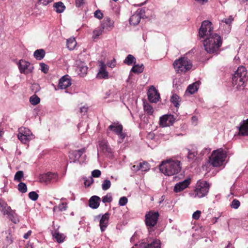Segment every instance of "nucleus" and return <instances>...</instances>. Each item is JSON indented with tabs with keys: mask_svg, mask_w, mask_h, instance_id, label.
I'll return each mask as SVG.
<instances>
[{
	"mask_svg": "<svg viewBox=\"0 0 248 248\" xmlns=\"http://www.w3.org/2000/svg\"><path fill=\"white\" fill-rule=\"evenodd\" d=\"M213 30L212 23L208 20H204L202 23L199 31V36L200 38L206 37L203 44L205 50L208 53L217 52L222 43L220 36L216 33H213Z\"/></svg>",
	"mask_w": 248,
	"mask_h": 248,
	"instance_id": "f257e3e1",
	"label": "nucleus"
},
{
	"mask_svg": "<svg viewBox=\"0 0 248 248\" xmlns=\"http://www.w3.org/2000/svg\"><path fill=\"white\" fill-rule=\"evenodd\" d=\"M160 171L166 175L171 176L178 173L181 170V162L169 160L163 161L159 166Z\"/></svg>",
	"mask_w": 248,
	"mask_h": 248,
	"instance_id": "f03ea898",
	"label": "nucleus"
},
{
	"mask_svg": "<svg viewBox=\"0 0 248 248\" xmlns=\"http://www.w3.org/2000/svg\"><path fill=\"white\" fill-rule=\"evenodd\" d=\"M246 68L243 66L238 68L232 78V82L236 88L239 89H243L245 83L248 80Z\"/></svg>",
	"mask_w": 248,
	"mask_h": 248,
	"instance_id": "7ed1b4c3",
	"label": "nucleus"
},
{
	"mask_svg": "<svg viewBox=\"0 0 248 248\" xmlns=\"http://www.w3.org/2000/svg\"><path fill=\"white\" fill-rule=\"evenodd\" d=\"M177 73H186L192 66V62L186 57H181L176 60L173 63Z\"/></svg>",
	"mask_w": 248,
	"mask_h": 248,
	"instance_id": "20e7f679",
	"label": "nucleus"
},
{
	"mask_svg": "<svg viewBox=\"0 0 248 248\" xmlns=\"http://www.w3.org/2000/svg\"><path fill=\"white\" fill-rule=\"evenodd\" d=\"M210 184L207 181L199 180L197 182L196 189L193 193L191 194L194 198H202L209 192Z\"/></svg>",
	"mask_w": 248,
	"mask_h": 248,
	"instance_id": "39448f33",
	"label": "nucleus"
},
{
	"mask_svg": "<svg viewBox=\"0 0 248 248\" xmlns=\"http://www.w3.org/2000/svg\"><path fill=\"white\" fill-rule=\"evenodd\" d=\"M159 216L158 212L154 211H150L145 215V223L148 227L149 232L150 233L154 231L152 228L157 224Z\"/></svg>",
	"mask_w": 248,
	"mask_h": 248,
	"instance_id": "423d86ee",
	"label": "nucleus"
},
{
	"mask_svg": "<svg viewBox=\"0 0 248 248\" xmlns=\"http://www.w3.org/2000/svg\"><path fill=\"white\" fill-rule=\"evenodd\" d=\"M225 157V155L223 150H215L209 158V162L214 167H219L222 165Z\"/></svg>",
	"mask_w": 248,
	"mask_h": 248,
	"instance_id": "0eeeda50",
	"label": "nucleus"
},
{
	"mask_svg": "<svg viewBox=\"0 0 248 248\" xmlns=\"http://www.w3.org/2000/svg\"><path fill=\"white\" fill-rule=\"evenodd\" d=\"M0 210L5 215L8 216V217L14 223L19 222L17 214L15 211L12 210L10 206H8L6 203L0 202Z\"/></svg>",
	"mask_w": 248,
	"mask_h": 248,
	"instance_id": "6e6552de",
	"label": "nucleus"
},
{
	"mask_svg": "<svg viewBox=\"0 0 248 248\" xmlns=\"http://www.w3.org/2000/svg\"><path fill=\"white\" fill-rule=\"evenodd\" d=\"M139 248H161V242L158 239H147L139 244Z\"/></svg>",
	"mask_w": 248,
	"mask_h": 248,
	"instance_id": "1a4fd4ad",
	"label": "nucleus"
},
{
	"mask_svg": "<svg viewBox=\"0 0 248 248\" xmlns=\"http://www.w3.org/2000/svg\"><path fill=\"white\" fill-rule=\"evenodd\" d=\"M18 66L20 72L24 74L32 73L34 69V67L29 62L23 60L19 61Z\"/></svg>",
	"mask_w": 248,
	"mask_h": 248,
	"instance_id": "9d476101",
	"label": "nucleus"
},
{
	"mask_svg": "<svg viewBox=\"0 0 248 248\" xmlns=\"http://www.w3.org/2000/svg\"><path fill=\"white\" fill-rule=\"evenodd\" d=\"M174 116L171 114H166L160 117L159 124L162 127L169 126L174 122Z\"/></svg>",
	"mask_w": 248,
	"mask_h": 248,
	"instance_id": "9b49d317",
	"label": "nucleus"
},
{
	"mask_svg": "<svg viewBox=\"0 0 248 248\" xmlns=\"http://www.w3.org/2000/svg\"><path fill=\"white\" fill-rule=\"evenodd\" d=\"M148 98L151 103H156L160 99V94L154 88H150L148 92Z\"/></svg>",
	"mask_w": 248,
	"mask_h": 248,
	"instance_id": "f8f14e48",
	"label": "nucleus"
},
{
	"mask_svg": "<svg viewBox=\"0 0 248 248\" xmlns=\"http://www.w3.org/2000/svg\"><path fill=\"white\" fill-rule=\"evenodd\" d=\"M58 178V175L55 173L48 172L40 176V181L46 183H48L52 181H56Z\"/></svg>",
	"mask_w": 248,
	"mask_h": 248,
	"instance_id": "ddd939ff",
	"label": "nucleus"
},
{
	"mask_svg": "<svg viewBox=\"0 0 248 248\" xmlns=\"http://www.w3.org/2000/svg\"><path fill=\"white\" fill-rule=\"evenodd\" d=\"M190 183V179H186L182 182L177 183L174 187V191L177 193L186 188Z\"/></svg>",
	"mask_w": 248,
	"mask_h": 248,
	"instance_id": "4468645a",
	"label": "nucleus"
},
{
	"mask_svg": "<svg viewBox=\"0 0 248 248\" xmlns=\"http://www.w3.org/2000/svg\"><path fill=\"white\" fill-rule=\"evenodd\" d=\"M71 85L70 79L68 75H65L59 79L58 88L60 89H65Z\"/></svg>",
	"mask_w": 248,
	"mask_h": 248,
	"instance_id": "2eb2a0df",
	"label": "nucleus"
},
{
	"mask_svg": "<svg viewBox=\"0 0 248 248\" xmlns=\"http://www.w3.org/2000/svg\"><path fill=\"white\" fill-rule=\"evenodd\" d=\"M109 214L106 213L103 215L100 219L99 226L102 232H103L108 225Z\"/></svg>",
	"mask_w": 248,
	"mask_h": 248,
	"instance_id": "dca6fc26",
	"label": "nucleus"
},
{
	"mask_svg": "<svg viewBox=\"0 0 248 248\" xmlns=\"http://www.w3.org/2000/svg\"><path fill=\"white\" fill-rule=\"evenodd\" d=\"M187 151V158L189 162H194L198 159V152L196 147L190 149H186Z\"/></svg>",
	"mask_w": 248,
	"mask_h": 248,
	"instance_id": "f3484780",
	"label": "nucleus"
},
{
	"mask_svg": "<svg viewBox=\"0 0 248 248\" xmlns=\"http://www.w3.org/2000/svg\"><path fill=\"white\" fill-rule=\"evenodd\" d=\"M114 22L108 17H106L102 21L101 28L108 31H110L113 27Z\"/></svg>",
	"mask_w": 248,
	"mask_h": 248,
	"instance_id": "a211bd4d",
	"label": "nucleus"
},
{
	"mask_svg": "<svg viewBox=\"0 0 248 248\" xmlns=\"http://www.w3.org/2000/svg\"><path fill=\"white\" fill-rule=\"evenodd\" d=\"M97 150L98 152L103 153L111 152V149L108 146L107 141L105 140L99 141Z\"/></svg>",
	"mask_w": 248,
	"mask_h": 248,
	"instance_id": "6ab92c4d",
	"label": "nucleus"
},
{
	"mask_svg": "<svg viewBox=\"0 0 248 248\" xmlns=\"http://www.w3.org/2000/svg\"><path fill=\"white\" fill-rule=\"evenodd\" d=\"M86 149L85 148H81L78 150L73 151L70 154V158L72 159L73 158V162H76L78 161L81 155L85 152Z\"/></svg>",
	"mask_w": 248,
	"mask_h": 248,
	"instance_id": "aec40b11",
	"label": "nucleus"
},
{
	"mask_svg": "<svg viewBox=\"0 0 248 248\" xmlns=\"http://www.w3.org/2000/svg\"><path fill=\"white\" fill-rule=\"evenodd\" d=\"M101 199L97 196H92L89 201V205L92 209H97L99 206Z\"/></svg>",
	"mask_w": 248,
	"mask_h": 248,
	"instance_id": "412c9836",
	"label": "nucleus"
},
{
	"mask_svg": "<svg viewBox=\"0 0 248 248\" xmlns=\"http://www.w3.org/2000/svg\"><path fill=\"white\" fill-rule=\"evenodd\" d=\"M108 129L117 135L121 134V132L123 131V127L119 123H113L108 126Z\"/></svg>",
	"mask_w": 248,
	"mask_h": 248,
	"instance_id": "4be33fe9",
	"label": "nucleus"
},
{
	"mask_svg": "<svg viewBox=\"0 0 248 248\" xmlns=\"http://www.w3.org/2000/svg\"><path fill=\"white\" fill-rule=\"evenodd\" d=\"M239 134L242 136L248 135V119L241 124L239 127Z\"/></svg>",
	"mask_w": 248,
	"mask_h": 248,
	"instance_id": "5701e85b",
	"label": "nucleus"
},
{
	"mask_svg": "<svg viewBox=\"0 0 248 248\" xmlns=\"http://www.w3.org/2000/svg\"><path fill=\"white\" fill-rule=\"evenodd\" d=\"M141 16L140 13L136 12L129 18V23L134 26L137 25L140 22Z\"/></svg>",
	"mask_w": 248,
	"mask_h": 248,
	"instance_id": "b1692460",
	"label": "nucleus"
},
{
	"mask_svg": "<svg viewBox=\"0 0 248 248\" xmlns=\"http://www.w3.org/2000/svg\"><path fill=\"white\" fill-rule=\"evenodd\" d=\"M53 7L57 13H62L65 9V6L62 1L54 3L53 4Z\"/></svg>",
	"mask_w": 248,
	"mask_h": 248,
	"instance_id": "393cba45",
	"label": "nucleus"
},
{
	"mask_svg": "<svg viewBox=\"0 0 248 248\" xmlns=\"http://www.w3.org/2000/svg\"><path fill=\"white\" fill-rule=\"evenodd\" d=\"M199 86L198 82H195L192 84H190L187 87L186 92H188L191 94H194L197 92Z\"/></svg>",
	"mask_w": 248,
	"mask_h": 248,
	"instance_id": "a878e982",
	"label": "nucleus"
},
{
	"mask_svg": "<svg viewBox=\"0 0 248 248\" xmlns=\"http://www.w3.org/2000/svg\"><path fill=\"white\" fill-rule=\"evenodd\" d=\"M45 54L46 52L43 49H38L34 51L33 56L36 60H41L44 58Z\"/></svg>",
	"mask_w": 248,
	"mask_h": 248,
	"instance_id": "bb28decb",
	"label": "nucleus"
},
{
	"mask_svg": "<svg viewBox=\"0 0 248 248\" xmlns=\"http://www.w3.org/2000/svg\"><path fill=\"white\" fill-rule=\"evenodd\" d=\"M78 74L81 77H84L87 73L88 67L83 62H81L80 65H78Z\"/></svg>",
	"mask_w": 248,
	"mask_h": 248,
	"instance_id": "cd10ccee",
	"label": "nucleus"
},
{
	"mask_svg": "<svg viewBox=\"0 0 248 248\" xmlns=\"http://www.w3.org/2000/svg\"><path fill=\"white\" fill-rule=\"evenodd\" d=\"M144 68V67L143 64L140 65L135 63L134 65L131 68V71L134 73L140 74L143 71Z\"/></svg>",
	"mask_w": 248,
	"mask_h": 248,
	"instance_id": "c85d7f7f",
	"label": "nucleus"
},
{
	"mask_svg": "<svg viewBox=\"0 0 248 248\" xmlns=\"http://www.w3.org/2000/svg\"><path fill=\"white\" fill-rule=\"evenodd\" d=\"M67 48L70 50H73L77 44L75 38L71 37L67 40Z\"/></svg>",
	"mask_w": 248,
	"mask_h": 248,
	"instance_id": "c756f323",
	"label": "nucleus"
},
{
	"mask_svg": "<svg viewBox=\"0 0 248 248\" xmlns=\"http://www.w3.org/2000/svg\"><path fill=\"white\" fill-rule=\"evenodd\" d=\"M53 236L59 243L63 242L65 239V236L63 234L60 233L59 232L56 231L53 233Z\"/></svg>",
	"mask_w": 248,
	"mask_h": 248,
	"instance_id": "7c9ffc66",
	"label": "nucleus"
},
{
	"mask_svg": "<svg viewBox=\"0 0 248 248\" xmlns=\"http://www.w3.org/2000/svg\"><path fill=\"white\" fill-rule=\"evenodd\" d=\"M181 101L180 97L176 94H173L170 98V101L174 106L178 108L179 106V102Z\"/></svg>",
	"mask_w": 248,
	"mask_h": 248,
	"instance_id": "2f4dec72",
	"label": "nucleus"
},
{
	"mask_svg": "<svg viewBox=\"0 0 248 248\" xmlns=\"http://www.w3.org/2000/svg\"><path fill=\"white\" fill-rule=\"evenodd\" d=\"M124 63L128 65H130L133 63L135 64L136 63V58L132 55L128 54L124 61Z\"/></svg>",
	"mask_w": 248,
	"mask_h": 248,
	"instance_id": "473e14b6",
	"label": "nucleus"
},
{
	"mask_svg": "<svg viewBox=\"0 0 248 248\" xmlns=\"http://www.w3.org/2000/svg\"><path fill=\"white\" fill-rule=\"evenodd\" d=\"M17 137H18V139L22 143H23L24 144L27 143L31 140V137L27 136L26 135H23V134L21 133L19 131Z\"/></svg>",
	"mask_w": 248,
	"mask_h": 248,
	"instance_id": "72a5a7b5",
	"label": "nucleus"
},
{
	"mask_svg": "<svg viewBox=\"0 0 248 248\" xmlns=\"http://www.w3.org/2000/svg\"><path fill=\"white\" fill-rule=\"evenodd\" d=\"M143 108H144V111H146V113L148 115H151L153 114V113L154 112L153 108L152 106L151 105H150L149 103H144Z\"/></svg>",
	"mask_w": 248,
	"mask_h": 248,
	"instance_id": "f704fd0d",
	"label": "nucleus"
},
{
	"mask_svg": "<svg viewBox=\"0 0 248 248\" xmlns=\"http://www.w3.org/2000/svg\"><path fill=\"white\" fill-rule=\"evenodd\" d=\"M30 102L32 105H36L40 103V99L36 95L34 94L30 97Z\"/></svg>",
	"mask_w": 248,
	"mask_h": 248,
	"instance_id": "c9c22d12",
	"label": "nucleus"
},
{
	"mask_svg": "<svg viewBox=\"0 0 248 248\" xmlns=\"http://www.w3.org/2000/svg\"><path fill=\"white\" fill-rule=\"evenodd\" d=\"M18 190L20 192L25 193L27 191V186L24 183L20 182L18 185Z\"/></svg>",
	"mask_w": 248,
	"mask_h": 248,
	"instance_id": "e433bc0d",
	"label": "nucleus"
},
{
	"mask_svg": "<svg viewBox=\"0 0 248 248\" xmlns=\"http://www.w3.org/2000/svg\"><path fill=\"white\" fill-rule=\"evenodd\" d=\"M24 176V173L23 171L18 170L17 171L14 176V180L16 181L17 182H20L21 181L22 178Z\"/></svg>",
	"mask_w": 248,
	"mask_h": 248,
	"instance_id": "4c0bfd02",
	"label": "nucleus"
},
{
	"mask_svg": "<svg viewBox=\"0 0 248 248\" xmlns=\"http://www.w3.org/2000/svg\"><path fill=\"white\" fill-rule=\"evenodd\" d=\"M97 78H99L107 79L108 78V74L107 71H99Z\"/></svg>",
	"mask_w": 248,
	"mask_h": 248,
	"instance_id": "58836bf2",
	"label": "nucleus"
},
{
	"mask_svg": "<svg viewBox=\"0 0 248 248\" xmlns=\"http://www.w3.org/2000/svg\"><path fill=\"white\" fill-rule=\"evenodd\" d=\"M111 186V182L109 180H105L102 185V188L103 190L108 189Z\"/></svg>",
	"mask_w": 248,
	"mask_h": 248,
	"instance_id": "ea45409f",
	"label": "nucleus"
},
{
	"mask_svg": "<svg viewBox=\"0 0 248 248\" xmlns=\"http://www.w3.org/2000/svg\"><path fill=\"white\" fill-rule=\"evenodd\" d=\"M18 130L20 132L23 134V135H26L28 137H31L32 136L31 131L28 128L20 127L19 128Z\"/></svg>",
	"mask_w": 248,
	"mask_h": 248,
	"instance_id": "a19ab883",
	"label": "nucleus"
},
{
	"mask_svg": "<svg viewBox=\"0 0 248 248\" xmlns=\"http://www.w3.org/2000/svg\"><path fill=\"white\" fill-rule=\"evenodd\" d=\"M240 206V202L236 199H233L230 204L231 207L234 209H238Z\"/></svg>",
	"mask_w": 248,
	"mask_h": 248,
	"instance_id": "79ce46f5",
	"label": "nucleus"
},
{
	"mask_svg": "<svg viewBox=\"0 0 248 248\" xmlns=\"http://www.w3.org/2000/svg\"><path fill=\"white\" fill-rule=\"evenodd\" d=\"M141 165L140 170L143 171H146L150 170V165L146 161H143L142 163H140Z\"/></svg>",
	"mask_w": 248,
	"mask_h": 248,
	"instance_id": "37998d69",
	"label": "nucleus"
},
{
	"mask_svg": "<svg viewBox=\"0 0 248 248\" xmlns=\"http://www.w3.org/2000/svg\"><path fill=\"white\" fill-rule=\"evenodd\" d=\"M29 198L33 201H36L39 197L38 194L35 191H31L29 193Z\"/></svg>",
	"mask_w": 248,
	"mask_h": 248,
	"instance_id": "c03bdc74",
	"label": "nucleus"
},
{
	"mask_svg": "<svg viewBox=\"0 0 248 248\" xmlns=\"http://www.w3.org/2000/svg\"><path fill=\"white\" fill-rule=\"evenodd\" d=\"M112 201V198L110 193L107 194L102 198V202L103 203H109Z\"/></svg>",
	"mask_w": 248,
	"mask_h": 248,
	"instance_id": "a18cd8bd",
	"label": "nucleus"
},
{
	"mask_svg": "<svg viewBox=\"0 0 248 248\" xmlns=\"http://www.w3.org/2000/svg\"><path fill=\"white\" fill-rule=\"evenodd\" d=\"M31 90L34 93H37L40 90V87L39 84L35 83L31 85Z\"/></svg>",
	"mask_w": 248,
	"mask_h": 248,
	"instance_id": "49530a36",
	"label": "nucleus"
},
{
	"mask_svg": "<svg viewBox=\"0 0 248 248\" xmlns=\"http://www.w3.org/2000/svg\"><path fill=\"white\" fill-rule=\"evenodd\" d=\"M128 202V200L126 197H122L120 198L119 201V204L120 206L125 205Z\"/></svg>",
	"mask_w": 248,
	"mask_h": 248,
	"instance_id": "de8ad7c7",
	"label": "nucleus"
},
{
	"mask_svg": "<svg viewBox=\"0 0 248 248\" xmlns=\"http://www.w3.org/2000/svg\"><path fill=\"white\" fill-rule=\"evenodd\" d=\"M58 207V211H64L67 209V206L66 203L62 202Z\"/></svg>",
	"mask_w": 248,
	"mask_h": 248,
	"instance_id": "09e8293b",
	"label": "nucleus"
},
{
	"mask_svg": "<svg viewBox=\"0 0 248 248\" xmlns=\"http://www.w3.org/2000/svg\"><path fill=\"white\" fill-rule=\"evenodd\" d=\"M103 31V30L100 28L99 30H94L93 31V37L94 38H96L100 35Z\"/></svg>",
	"mask_w": 248,
	"mask_h": 248,
	"instance_id": "8fccbe9b",
	"label": "nucleus"
},
{
	"mask_svg": "<svg viewBox=\"0 0 248 248\" xmlns=\"http://www.w3.org/2000/svg\"><path fill=\"white\" fill-rule=\"evenodd\" d=\"M94 16L99 19H101L103 17V14L100 10H97L94 12Z\"/></svg>",
	"mask_w": 248,
	"mask_h": 248,
	"instance_id": "3c124183",
	"label": "nucleus"
},
{
	"mask_svg": "<svg viewBox=\"0 0 248 248\" xmlns=\"http://www.w3.org/2000/svg\"><path fill=\"white\" fill-rule=\"evenodd\" d=\"M41 71L44 73H46L48 71V66L44 63L40 64Z\"/></svg>",
	"mask_w": 248,
	"mask_h": 248,
	"instance_id": "603ef678",
	"label": "nucleus"
},
{
	"mask_svg": "<svg viewBox=\"0 0 248 248\" xmlns=\"http://www.w3.org/2000/svg\"><path fill=\"white\" fill-rule=\"evenodd\" d=\"M101 171L99 170H94L92 172V176L93 177H99L101 175Z\"/></svg>",
	"mask_w": 248,
	"mask_h": 248,
	"instance_id": "864d4df0",
	"label": "nucleus"
},
{
	"mask_svg": "<svg viewBox=\"0 0 248 248\" xmlns=\"http://www.w3.org/2000/svg\"><path fill=\"white\" fill-rule=\"evenodd\" d=\"M93 180L92 177H90L89 179L85 180L84 181V185L85 186H89L93 184Z\"/></svg>",
	"mask_w": 248,
	"mask_h": 248,
	"instance_id": "5fc2aeb1",
	"label": "nucleus"
},
{
	"mask_svg": "<svg viewBox=\"0 0 248 248\" xmlns=\"http://www.w3.org/2000/svg\"><path fill=\"white\" fill-rule=\"evenodd\" d=\"M201 212L199 210H197L194 212L192 215V217L194 219H198L200 218Z\"/></svg>",
	"mask_w": 248,
	"mask_h": 248,
	"instance_id": "6e6d98bb",
	"label": "nucleus"
},
{
	"mask_svg": "<svg viewBox=\"0 0 248 248\" xmlns=\"http://www.w3.org/2000/svg\"><path fill=\"white\" fill-rule=\"evenodd\" d=\"M141 169V165L140 163L138 165H133L131 167V170L134 172H137Z\"/></svg>",
	"mask_w": 248,
	"mask_h": 248,
	"instance_id": "4d7b16f0",
	"label": "nucleus"
},
{
	"mask_svg": "<svg viewBox=\"0 0 248 248\" xmlns=\"http://www.w3.org/2000/svg\"><path fill=\"white\" fill-rule=\"evenodd\" d=\"M233 20V18L232 16H230L228 18L223 19L222 21L225 22L226 24H230L232 21Z\"/></svg>",
	"mask_w": 248,
	"mask_h": 248,
	"instance_id": "13d9d810",
	"label": "nucleus"
},
{
	"mask_svg": "<svg viewBox=\"0 0 248 248\" xmlns=\"http://www.w3.org/2000/svg\"><path fill=\"white\" fill-rule=\"evenodd\" d=\"M53 0H39L38 3L42 4L43 5H46L51 2Z\"/></svg>",
	"mask_w": 248,
	"mask_h": 248,
	"instance_id": "bf43d9fd",
	"label": "nucleus"
},
{
	"mask_svg": "<svg viewBox=\"0 0 248 248\" xmlns=\"http://www.w3.org/2000/svg\"><path fill=\"white\" fill-rule=\"evenodd\" d=\"M88 107H86L85 106L81 107L80 108V112L83 115H84L86 113H87L88 111Z\"/></svg>",
	"mask_w": 248,
	"mask_h": 248,
	"instance_id": "052dcab7",
	"label": "nucleus"
},
{
	"mask_svg": "<svg viewBox=\"0 0 248 248\" xmlns=\"http://www.w3.org/2000/svg\"><path fill=\"white\" fill-rule=\"evenodd\" d=\"M99 66H100L99 71H106V65L103 62H100Z\"/></svg>",
	"mask_w": 248,
	"mask_h": 248,
	"instance_id": "680f3d73",
	"label": "nucleus"
},
{
	"mask_svg": "<svg viewBox=\"0 0 248 248\" xmlns=\"http://www.w3.org/2000/svg\"><path fill=\"white\" fill-rule=\"evenodd\" d=\"M76 4L77 7L81 6L84 3V0H75Z\"/></svg>",
	"mask_w": 248,
	"mask_h": 248,
	"instance_id": "e2e57ef3",
	"label": "nucleus"
},
{
	"mask_svg": "<svg viewBox=\"0 0 248 248\" xmlns=\"http://www.w3.org/2000/svg\"><path fill=\"white\" fill-rule=\"evenodd\" d=\"M115 62H116L115 60L113 59V60L111 62L108 63V66L111 67V68L114 67L115 66Z\"/></svg>",
	"mask_w": 248,
	"mask_h": 248,
	"instance_id": "0e129e2a",
	"label": "nucleus"
},
{
	"mask_svg": "<svg viewBox=\"0 0 248 248\" xmlns=\"http://www.w3.org/2000/svg\"><path fill=\"white\" fill-rule=\"evenodd\" d=\"M31 230H30L27 233H25L24 236H23V237L24 238L27 239L29 238V237L31 235Z\"/></svg>",
	"mask_w": 248,
	"mask_h": 248,
	"instance_id": "69168bd1",
	"label": "nucleus"
},
{
	"mask_svg": "<svg viewBox=\"0 0 248 248\" xmlns=\"http://www.w3.org/2000/svg\"><path fill=\"white\" fill-rule=\"evenodd\" d=\"M201 4H204L207 2V0H195Z\"/></svg>",
	"mask_w": 248,
	"mask_h": 248,
	"instance_id": "338daca9",
	"label": "nucleus"
},
{
	"mask_svg": "<svg viewBox=\"0 0 248 248\" xmlns=\"http://www.w3.org/2000/svg\"><path fill=\"white\" fill-rule=\"evenodd\" d=\"M117 135L123 140L125 138V134L123 132V131L121 132V134H117Z\"/></svg>",
	"mask_w": 248,
	"mask_h": 248,
	"instance_id": "774afa93",
	"label": "nucleus"
}]
</instances>
